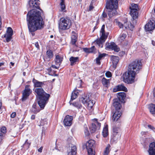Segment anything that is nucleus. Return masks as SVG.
Returning <instances> with one entry per match:
<instances>
[{"instance_id":"obj_62","label":"nucleus","mask_w":155,"mask_h":155,"mask_svg":"<svg viewBox=\"0 0 155 155\" xmlns=\"http://www.w3.org/2000/svg\"><path fill=\"white\" fill-rule=\"evenodd\" d=\"M152 44L153 46L155 45V42L153 41H152Z\"/></svg>"},{"instance_id":"obj_12","label":"nucleus","mask_w":155,"mask_h":155,"mask_svg":"<svg viewBox=\"0 0 155 155\" xmlns=\"http://www.w3.org/2000/svg\"><path fill=\"white\" fill-rule=\"evenodd\" d=\"M155 28V22L153 20L149 21L145 26V29L147 31H151Z\"/></svg>"},{"instance_id":"obj_29","label":"nucleus","mask_w":155,"mask_h":155,"mask_svg":"<svg viewBox=\"0 0 155 155\" xmlns=\"http://www.w3.org/2000/svg\"><path fill=\"white\" fill-rule=\"evenodd\" d=\"M31 91H24L22 93V101L25 100L29 96V95L31 93Z\"/></svg>"},{"instance_id":"obj_48","label":"nucleus","mask_w":155,"mask_h":155,"mask_svg":"<svg viewBox=\"0 0 155 155\" xmlns=\"http://www.w3.org/2000/svg\"><path fill=\"white\" fill-rule=\"evenodd\" d=\"M84 133L86 136H88L89 135V133L87 127L85 128Z\"/></svg>"},{"instance_id":"obj_31","label":"nucleus","mask_w":155,"mask_h":155,"mask_svg":"<svg viewBox=\"0 0 155 155\" xmlns=\"http://www.w3.org/2000/svg\"><path fill=\"white\" fill-rule=\"evenodd\" d=\"M106 55V54L103 53L102 54H99L98 57L96 59V62L97 64H100L101 62L100 60L102 59Z\"/></svg>"},{"instance_id":"obj_35","label":"nucleus","mask_w":155,"mask_h":155,"mask_svg":"<svg viewBox=\"0 0 155 155\" xmlns=\"http://www.w3.org/2000/svg\"><path fill=\"white\" fill-rule=\"evenodd\" d=\"M150 111L152 114H155V105L151 104L149 107Z\"/></svg>"},{"instance_id":"obj_16","label":"nucleus","mask_w":155,"mask_h":155,"mask_svg":"<svg viewBox=\"0 0 155 155\" xmlns=\"http://www.w3.org/2000/svg\"><path fill=\"white\" fill-rule=\"evenodd\" d=\"M13 31L10 27H8L7 29L6 33L4 37L6 38L7 42H9L11 40L12 36L13 35Z\"/></svg>"},{"instance_id":"obj_57","label":"nucleus","mask_w":155,"mask_h":155,"mask_svg":"<svg viewBox=\"0 0 155 155\" xmlns=\"http://www.w3.org/2000/svg\"><path fill=\"white\" fill-rule=\"evenodd\" d=\"M148 127L149 128L153 130H154L155 129V128H154L153 126L150 125H148Z\"/></svg>"},{"instance_id":"obj_33","label":"nucleus","mask_w":155,"mask_h":155,"mask_svg":"<svg viewBox=\"0 0 155 155\" xmlns=\"http://www.w3.org/2000/svg\"><path fill=\"white\" fill-rule=\"evenodd\" d=\"M102 135L104 137H107L108 135V128L107 126H105L103 128L102 131Z\"/></svg>"},{"instance_id":"obj_56","label":"nucleus","mask_w":155,"mask_h":155,"mask_svg":"<svg viewBox=\"0 0 155 155\" xmlns=\"http://www.w3.org/2000/svg\"><path fill=\"white\" fill-rule=\"evenodd\" d=\"M43 147H41L39 148L38 150V152L41 153L42 152Z\"/></svg>"},{"instance_id":"obj_37","label":"nucleus","mask_w":155,"mask_h":155,"mask_svg":"<svg viewBox=\"0 0 155 155\" xmlns=\"http://www.w3.org/2000/svg\"><path fill=\"white\" fill-rule=\"evenodd\" d=\"M110 146L109 144L107 145L104 151L103 155H108L110 152Z\"/></svg>"},{"instance_id":"obj_18","label":"nucleus","mask_w":155,"mask_h":155,"mask_svg":"<svg viewBox=\"0 0 155 155\" xmlns=\"http://www.w3.org/2000/svg\"><path fill=\"white\" fill-rule=\"evenodd\" d=\"M148 152L149 155H155V142L150 144Z\"/></svg>"},{"instance_id":"obj_64","label":"nucleus","mask_w":155,"mask_h":155,"mask_svg":"<svg viewBox=\"0 0 155 155\" xmlns=\"http://www.w3.org/2000/svg\"><path fill=\"white\" fill-rule=\"evenodd\" d=\"M154 92H153V95L154 97H155V88L154 89Z\"/></svg>"},{"instance_id":"obj_55","label":"nucleus","mask_w":155,"mask_h":155,"mask_svg":"<svg viewBox=\"0 0 155 155\" xmlns=\"http://www.w3.org/2000/svg\"><path fill=\"white\" fill-rule=\"evenodd\" d=\"M125 54V52L124 51H120L119 54V55L120 56H123Z\"/></svg>"},{"instance_id":"obj_11","label":"nucleus","mask_w":155,"mask_h":155,"mask_svg":"<svg viewBox=\"0 0 155 155\" xmlns=\"http://www.w3.org/2000/svg\"><path fill=\"white\" fill-rule=\"evenodd\" d=\"M96 121L94 123H92L89 127L90 131L91 133H94L97 130L100 129L101 124L98 122L97 119L95 120Z\"/></svg>"},{"instance_id":"obj_49","label":"nucleus","mask_w":155,"mask_h":155,"mask_svg":"<svg viewBox=\"0 0 155 155\" xmlns=\"http://www.w3.org/2000/svg\"><path fill=\"white\" fill-rule=\"evenodd\" d=\"M117 24L120 28H123V27L124 26V25H123L122 23L120 22H118Z\"/></svg>"},{"instance_id":"obj_21","label":"nucleus","mask_w":155,"mask_h":155,"mask_svg":"<svg viewBox=\"0 0 155 155\" xmlns=\"http://www.w3.org/2000/svg\"><path fill=\"white\" fill-rule=\"evenodd\" d=\"M32 82L34 84V86L35 87L42 88L45 85L44 82H40L34 79Z\"/></svg>"},{"instance_id":"obj_43","label":"nucleus","mask_w":155,"mask_h":155,"mask_svg":"<svg viewBox=\"0 0 155 155\" xmlns=\"http://www.w3.org/2000/svg\"><path fill=\"white\" fill-rule=\"evenodd\" d=\"M0 133H1V134H5L6 132V128L5 127H2L0 130Z\"/></svg>"},{"instance_id":"obj_54","label":"nucleus","mask_w":155,"mask_h":155,"mask_svg":"<svg viewBox=\"0 0 155 155\" xmlns=\"http://www.w3.org/2000/svg\"><path fill=\"white\" fill-rule=\"evenodd\" d=\"M35 47L37 48L38 49H39V45L38 42H36L35 43Z\"/></svg>"},{"instance_id":"obj_51","label":"nucleus","mask_w":155,"mask_h":155,"mask_svg":"<svg viewBox=\"0 0 155 155\" xmlns=\"http://www.w3.org/2000/svg\"><path fill=\"white\" fill-rule=\"evenodd\" d=\"M148 142L147 139H146L145 140V142L144 143H142L143 145L144 146V147H145L146 146V145H147L148 144Z\"/></svg>"},{"instance_id":"obj_1","label":"nucleus","mask_w":155,"mask_h":155,"mask_svg":"<svg viewBox=\"0 0 155 155\" xmlns=\"http://www.w3.org/2000/svg\"><path fill=\"white\" fill-rule=\"evenodd\" d=\"M27 21L29 31L33 32L44 27V22L41 16V13L36 10L32 9L27 15Z\"/></svg>"},{"instance_id":"obj_60","label":"nucleus","mask_w":155,"mask_h":155,"mask_svg":"<svg viewBox=\"0 0 155 155\" xmlns=\"http://www.w3.org/2000/svg\"><path fill=\"white\" fill-rule=\"evenodd\" d=\"M146 133L145 132H142L141 134L142 135H143L146 134Z\"/></svg>"},{"instance_id":"obj_38","label":"nucleus","mask_w":155,"mask_h":155,"mask_svg":"<svg viewBox=\"0 0 155 155\" xmlns=\"http://www.w3.org/2000/svg\"><path fill=\"white\" fill-rule=\"evenodd\" d=\"M60 8L61 11L65 12L64 10L65 8V6L64 4V2L63 0H61L60 3Z\"/></svg>"},{"instance_id":"obj_13","label":"nucleus","mask_w":155,"mask_h":155,"mask_svg":"<svg viewBox=\"0 0 155 155\" xmlns=\"http://www.w3.org/2000/svg\"><path fill=\"white\" fill-rule=\"evenodd\" d=\"M106 49L114 50L116 52H118L120 51V48L116 44L113 42L110 43H106Z\"/></svg>"},{"instance_id":"obj_42","label":"nucleus","mask_w":155,"mask_h":155,"mask_svg":"<svg viewBox=\"0 0 155 155\" xmlns=\"http://www.w3.org/2000/svg\"><path fill=\"white\" fill-rule=\"evenodd\" d=\"M127 35L126 34H123L120 35L119 37V40L122 41L125 39V38L126 37Z\"/></svg>"},{"instance_id":"obj_58","label":"nucleus","mask_w":155,"mask_h":155,"mask_svg":"<svg viewBox=\"0 0 155 155\" xmlns=\"http://www.w3.org/2000/svg\"><path fill=\"white\" fill-rule=\"evenodd\" d=\"M35 118V115H32L31 117V119L32 120H34Z\"/></svg>"},{"instance_id":"obj_9","label":"nucleus","mask_w":155,"mask_h":155,"mask_svg":"<svg viewBox=\"0 0 155 155\" xmlns=\"http://www.w3.org/2000/svg\"><path fill=\"white\" fill-rule=\"evenodd\" d=\"M77 40V35L74 31L72 32L71 36V44L73 45V51H77L79 50L78 49V46L75 44Z\"/></svg>"},{"instance_id":"obj_40","label":"nucleus","mask_w":155,"mask_h":155,"mask_svg":"<svg viewBox=\"0 0 155 155\" xmlns=\"http://www.w3.org/2000/svg\"><path fill=\"white\" fill-rule=\"evenodd\" d=\"M47 55L49 58H53V54L52 51L51 50H48L46 52Z\"/></svg>"},{"instance_id":"obj_39","label":"nucleus","mask_w":155,"mask_h":155,"mask_svg":"<svg viewBox=\"0 0 155 155\" xmlns=\"http://www.w3.org/2000/svg\"><path fill=\"white\" fill-rule=\"evenodd\" d=\"M130 10H131L136 9V10H139V9L138 7V5L137 4H131V6L130 7Z\"/></svg>"},{"instance_id":"obj_10","label":"nucleus","mask_w":155,"mask_h":155,"mask_svg":"<svg viewBox=\"0 0 155 155\" xmlns=\"http://www.w3.org/2000/svg\"><path fill=\"white\" fill-rule=\"evenodd\" d=\"M120 129L119 127H115L113 128L112 138L114 141H116L120 138Z\"/></svg>"},{"instance_id":"obj_8","label":"nucleus","mask_w":155,"mask_h":155,"mask_svg":"<svg viewBox=\"0 0 155 155\" xmlns=\"http://www.w3.org/2000/svg\"><path fill=\"white\" fill-rule=\"evenodd\" d=\"M106 7L107 9H116L118 8L117 0H107Z\"/></svg>"},{"instance_id":"obj_2","label":"nucleus","mask_w":155,"mask_h":155,"mask_svg":"<svg viewBox=\"0 0 155 155\" xmlns=\"http://www.w3.org/2000/svg\"><path fill=\"white\" fill-rule=\"evenodd\" d=\"M140 61L135 60L129 65L127 72H125L121 77L123 81L127 84H131L134 82L136 74L141 68Z\"/></svg>"},{"instance_id":"obj_23","label":"nucleus","mask_w":155,"mask_h":155,"mask_svg":"<svg viewBox=\"0 0 155 155\" xmlns=\"http://www.w3.org/2000/svg\"><path fill=\"white\" fill-rule=\"evenodd\" d=\"M138 10L133 9L130 11V14L133 19H135L137 18L138 16Z\"/></svg>"},{"instance_id":"obj_15","label":"nucleus","mask_w":155,"mask_h":155,"mask_svg":"<svg viewBox=\"0 0 155 155\" xmlns=\"http://www.w3.org/2000/svg\"><path fill=\"white\" fill-rule=\"evenodd\" d=\"M38 0H30L28 2V5L31 8H39V3Z\"/></svg>"},{"instance_id":"obj_4","label":"nucleus","mask_w":155,"mask_h":155,"mask_svg":"<svg viewBox=\"0 0 155 155\" xmlns=\"http://www.w3.org/2000/svg\"><path fill=\"white\" fill-rule=\"evenodd\" d=\"M105 25H103L101 28L100 31L101 36L99 39H97L95 42L98 46L101 48H102L104 43L107 38L108 33H105L104 30Z\"/></svg>"},{"instance_id":"obj_45","label":"nucleus","mask_w":155,"mask_h":155,"mask_svg":"<svg viewBox=\"0 0 155 155\" xmlns=\"http://www.w3.org/2000/svg\"><path fill=\"white\" fill-rule=\"evenodd\" d=\"M89 52L90 53H92L94 52L95 50V49L94 46H93L91 48H88Z\"/></svg>"},{"instance_id":"obj_52","label":"nucleus","mask_w":155,"mask_h":155,"mask_svg":"<svg viewBox=\"0 0 155 155\" xmlns=\"http://www.w3.org/2000/svg\"><path fill=\"white\" fill-rule=\"evenodd\" d=\"M83 51L87 53H90L88 48H83Z\"/></svg>"},{"instance_id":"obj_20","label":"nucleus","mask_w":155,"mask_h":155,"mask_svg":"<svg viewBox=\"0 0 155 155\" xmlns=\"http://www.w3.org/2000/svg\"><path fill=\"white\" fill-rule=\"evenodd\" d=\"M113 105L115 107L116 110H120L121 105L120 103V101L117 99H116L113 100Z\"/></svg>"},{"instance_id":"obj_61","label":"nucleus","mask_w":155,"mask_h":155,"mask_svg":"<svg viewBox=\"0 0 155 155\" xmlns=\"http://www.w3.org/2000/svg\"><path fill=\"white\" fill-rule=\"evenodd\" d=\"M93 8V7L92 6L90 5L89 7V10H91Z\"/></svg>"},{"instance_id":"obj_7","label":"nucleus","mask_w":155,"mask_h":155,"mask_svg":"<svg viewBox=\"0 0 155 155\" xmlns=\"http://www.w3.org/2000/svg\"><path fill=\"white\" fill-rule=\"evenodd\" d=\"M94 144L95 141L92 140H90L86 143V146L88 155H95V151L93 149Z\"/></svg>"},{"instance_id":"obj_32","label":"nucleus","mask_w":155,"mask_h":155,"mask_svg":"<svg viewBox=\"0 0 155 155\" xmlns=\"http://www.w3.org/2000/svg\"><path fill=\"white\" fill-rule=\"evenodd\" d=\"M102 83L104 87H107L109 84L110 81L109 80L103 78L102 80Z\"/></svg>"},{"instance_id":"obj_53","label":"nucleus","mask_w":155,"mask_h":155,"mask_svg":"<svg viewBox=\"0 0 155 155\" xmlns=\"http://www.w3.org/2000/svg\"><path fill=\"white\" fill-rule=\"evenodd\" d=\"M16 114L15 112H13L11 115V117L12 118H13L15 117V116H16Z\"/></svg>"},{"instance_id":"obj_26","label":"nucleus","mask_w":155,"mask_h":155,"mask_svg":"<svg viewBox=\"0 0 155 155\" xmlns=\"http://www.w3.org/2000/svg\"><path fill=\"white\" fill-rule=\"evenodd\" d=\"M117 97L118 98V99H117L119 100L120 101H122L125 99L126 97V95L124 92H119L117 93Z\"/></svg>"},{"instance_id":"obj_6","label":"nucleus","mask_w":155,"mask_h":155,"mask_svg":"<svg viewBox=\"0 0 155 155\" xmlns=\"http://www.w3.org/2000/svg\"><path fill=\"white\" fill-rule=\"evenodd\" d=\"M80 101H82L84 104L87 106V108L89 110L92 109L95 104V102L93 101V100H90L89 97L87 96H84L81 97Z\"/></svg>"},{"instance_id":"obj_27","label":"nucleus","mask_w":155,"mask_h":155,"mask_svg":"<svg viewBox=\"0 0 155 155\" xmlns=\"http://www.w3.org/2000/svg\"><path fill=\"white\" fill-rule=\"evenodd\" d=\"M62 61L63 58L62 57L58 55H57L56 56L55 59L56 64H58L60 66Z\"/></svg>"},{"instance_id":"obj_17","label":"nucleus","mask_w":155,"mask_h":155,"mask_svg":"<svg viewBox=\"0 0 155 155\" xmlns=\"http://www.w3.org/2000/svg\"><path fill=\"white\" fill-rule=\"evenodd\" d=\"M73 117L71 116L67 115L66 116L64 120V125L66 126H70L72 124Z\"/></svg>"},{"instance_id":"obj_14","label":"nucleus","mask_w":155,"mask_h":155,"mask_svg":"<svg viewBox=\"0 0 155 155\" xmlns=\"http://www.w3.org/2000/svg\"><path fill=\"white\" fill-rule=\"evenodd\" d=\"M77 148L76 146L71 144H69V146L67 150L68 155H76Z\"/></svg>"},{"instance_id":"obj_22","label":"nucleus","mask_w":155,"mask_h":155,"mask_svg":"<svg viewBox=\"0 0 155 155\" xmlns=\"http://www.w3.org/2000/svg\"><path fill=\"white\" fill-rule=\"evenodd\" d=\"M121 113L119 111L116 110L112 116V120L114 121H117L120 117Z\"/></svg>"},{"instance_id":"obj_19","label":"nucleus","mask_w":155,"mask_h":155,"mask_svg":"<svg viewBox=\"0 0 155 155\" xmlns=\"http://www.w3.org/2000/svg\"><path fill=\"white\" fill-rule=\"evenodd\" d=\"M120 91H123L127 92V88L123 84L118 85L115 87L113 89L114 92H116Z\"/></svg>"},{"instance_id":"obj_36","label":"nucleus","mask_w":155,"mask_h":155,"mask_svg":"<svg viewBox=\"0 0 155 155\" xmlns=\"http://www.w3.org/2000/svg\"><path fill=\"white\" fill-rule=\"evenodd\" d=\"M119 57L117 56H113L112 58V62L114 64H117L119 62Z\"/></svg>"},{"instance_id":"obj_63","label":"nucleus","mask_w":155,"mask_h":155,"mask_svg":"<svg viewBox=\"0 0 155 155\" xmlns=\"http://www.w3.org/2000/svg\"><path fill=\"white\" fill-rule=\"evenodd\" d=\"M2 103L1 102H0V110L1 109V107H2Z\"/></svg>"},{"instance_id":"obj_59","label":"nucleus","mask_w":155,"mask_h":155,"mask_svg":"<svg viewBox=\"0 0 155 155\" xmlns=\"http://www.w3.org/2000/svg\"><path fill=\"white\" fill-rule=\"evenodd\" d=\"M51 67L53 68H55V69H57L58 68V67H57V66H55V65H53L51 66Z\"/></svg>"},{"instance_id":"obj_24","label":"nucleus","mask_w":155,"mask_h":155,"mask_svg":"<svg viewBox=\"0 0 155 155\" xmlns=\"http://www.w3.org/2000/svg\"><path fill=\"white\" fill-rule=\"evenodd\" d=\"M108 15L110 18L112 17L117 13L116 9H107Z\"/></svg>"},{"instance_id":"obj_44","label":"nucleus","mask_w":155,"mask_h":155,"mask_svg":"<svg viewBox=\"0 0 155 155\" xmlns=\"http://www.w3.org/2000/svg\"><path fill=\"white\" fill-rule=\"evenodd\" d=\"M72 104L74 106L78 108H80L81 107V105L79 104L78 102H75L71 104Z\"/></svg>"},{"instance_id":"obj_25","label":"nucleus","mask_w":155,"mask_h":155,"mask_svg":"<svg viewBox=\"0 0 155 155\" xmlns=\"http://www.w3.org/2000/svg\"><path fill=\"white\" fill-rule=\"evenodd\" d=\"M79 57H74L72 56L69 58V61L70 62V65L71 66H73L76 64V62L79 61Z\"/></svg>"},{"instance_id":"obj_34","label":"nucleus","mask_w":155,"mask_h":155,"mask_svg":"<svg viewBox=\"0 0 155 155\" xmlns=\"http://www.w3.org/2000/svg\"><path fill=\"white\" fill-rule=\"evenodd\" d=\"M124 26L126 28H129L130 29H132L134 26L130 22H127L124 24Z\"/></svg>"},{"instance_id":"obj_5","label":"nucleus","mask_w":155,"mask_h":155,"mask_svg":"<svg viewBox=\"0 0 155 155\" xmlns=\"http://www.w3.org/2000/svg\"><path fill=\"white\" fill-rule=\"evenodd\" d=\"M71 25V21L69 18H62L60 19L59 28V29L64 30L69 28Z\"/></svg>"},{"instance_id":"obj_41","label":"nucleus","mask_w":155,"mask_h":155,"mask_svg":"<svg viewBox=\"0 0 155 155\" xmlns=\"http://www.w3.org/2000/svg\"><path fill=\"white\" fill-rule=\"evenodd\" d=\"M30 144L31 143L28 142V140H27L23 145V147L26 149H28L29 148Z\"/></svg>"},{"instance_id":"obj_50","label":"nucleus","mask_w":155,"mask_h":155,"mask_svg":"<svg viewBox=\"0 0 155 155\" xmlns=\"http://www.w3.org/2000/svg\"><path fill=\"white\" fill-rule=\"evenodd\" d=\"M102 16L103 18H106L107 17V14L104 12H103Z\"/></svg>"},{"instance_id":"obj_46","label":"nucleus","mask_w":155,"mask_h":155,"mask_svg":"<svg viewBox=\"0 0 155 155\" xmlns=\"http://www.w3.org/2000/svg\"><path fill=\"white\" fill-rule=\"evenodd\" d=\"M30 86L29 85H26L25 86V90L24 91H31V90L29 88Z\"/></svg>"},{"instance_id":"obj_47","label":"nucleus","mask_w":155,"mask_h":155,"mask_svg":"<svg viewBox=\"0 0 155 155\" xmlns=\"http://www.w3.org/2000/svg\"><path fill=\"white\" fill-rule=\"evenodd\" d=\"M106 76L108 78H110L111 77L112 74L111 73L110 71H107L105 74Z\"/></svg>"},{"instance_id":"obj_30","label":"nucleus","mask_w":155,"mask_h":155,"mask_svg":"<svg viewBox=\"0 0 155 155\" xmlns=\"http://www.w3.org/2000/svg\"><path fill=\"white\" fill-rule=\"evenodd\" d=\"M78 93L77 91H74L72 92L71 99L69 102L70 105H71V102L77 97Z\"/></svg>"},{"instance_id":"obj_3","label":"nucleus","mask_w":155,"mask_h":155,"mask_svg":"<svg viewBox=\"0 0 155 155\" xmlns=\"http://www.w3.org/2000/svg\"><path fill=\"white\" fill-rule=\"evenodd\" d=\"M33 90L37 94L39 99L38 102V104L41 109H44L48 102L50 95L45 93L42 88H37Z\"/></svg>"},{"instance_id":"obj_28","label":"nucleus","mask_w":155,"mask_h":155,"mask_svg":"<svg viewBox=\"0 0 155 155\" xmlns=\"http://www.w3.org/2000/svg\"><path fill=\"white\" fill-rule=\"evenodd\" d=\"M39 109L37 108V104L34 103L32 106V108L31 109V112L34 114H37V113L39 112L40 111Z\"/></svg>"}]
</instances>
